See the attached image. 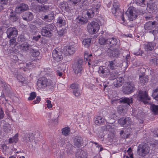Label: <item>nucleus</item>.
Wrapping results in <instances>:
<instances>
[{"mask_svg": "<svg viewBox=\"0 0 158 158\" xmlns=\"http://www.w3.org/2000/svg\"><path fill=\"white\" fill-rule=\"evenodd\" d=\"M100 4H96L89 7L86 11L84 12L82 15H86L87 17H83L82 16H78L76 19L77 22L80 24H84L87 23L88 20L87 18H92L99 12Z\"/></svg>", "mask_w": 158, "mask_h": 158, "instance_id": "obj_1", "label": "nucleus"}, {"mask_svg": "<svg viewBox=\"0 0 158 158\" xmlns=\"http://www.w3.org/2000/svg\"><path fill=\"white\" fill-rule=\"evenodd\" d=\"M37 84L38 87L44 88L47 86L52 85L53 82L51 80L45 77H43L38 79Z\"/></svg>", "mask_w": 158, "mask_h": 158, "instance_id": "obj_2", "label": "nucleus"}, {"mask_svg": "<svg viewBox=\"0 0 158 158\" xmlns=\"http://www.w3.org/2000/svg\"><path fill=\"white\" fill-rule=\"evenodd\" d=\"M150 148L146 144H141L138 147L137 153L140 156L144 157L149 152Z\"/></svg>", "mask_w": 158, "mask_h": 158, "instance_id": "obj_3", "label": "nucleus"}, {"mask_svg": "<svg viewBox=\"0 0 158 158\" xmlns=\"http://www.w3.org/2000/svg\"><path fill=\"white\" fill-rule=\"evenodd\" d=\"M135 85L133 82H127L123 87V92L127 94L132 93L135 91Z\"/></svg>", "mask_w": 158, "mask_h": 158, "instance_id": "obj_4", "label": "nucleus"}, {"mask_svg": "<svg viewBox=\"0 0 158 158\" xmlns=\"http://www.w3.org/2000/svg\"><path fill=\"white\" fill-rule=\"evenodd\" d=\"M55 27L54 24H49L42 27L41 33L43 36L50 37L52 35V30Z\"/></svg>", "mask_w": 158, "mask_h": 158, "instance_id": "obj_5", "label": "nucleus"}, {"mask_svg": "<svg viewBox=\"0 0 158 158\" xmlns=\"http://www.w3.org/2000/svg\"><path fill=\"white\" fill-rule=\"evenodd\" d=\"M87 28L89 33L93 34L98 31L99 29V26L98 23L93 21L88 23L87 26Z\"/></svg>", "mask_w": 158, "mask_h": 158, "instance_id": "obj_6", "label": "nucleus"}, {"mask_svg": "<svg viewBox=\"0 0 158 158\" xmlns=\"http://www.w3.org/2000/svg\"><path fill=\"white\" fill-rule=\"evenodd\" d=\"M83 61L82 59H79L77 62L74 65L73 71L78 76H80L83 70L82 64Z\"/></svg>", "mask_w": 158, "mask_h": 158, "instance_id": "obj_7", "label": "nucleus"}, {"mask_svg": "<svg viewBox=\"0 0 158 158\" xmlns=\"http://www.w3.org/2000/svg\"><path fill=\"white\" fill-rule=\"evenodd\" d=\"M137 99L139 101L142 102L144 104H146L148 103L147 101L150 100V98L146 91L140 90L138 94Z\"/></svg>", "mask_w": 158, "mask_h": 158, "instance_id": "obj_8", "label": "nucleus"}, {"mask_svg": "<svg viewBox=\"0 0 158 158\" xmlns=\"http://www.w3.org/2000/svg\"><path fill=\"white\" fill-rule=\"evenodd\" d=\"M135 8L133 6L129 7L125 14L130 20L133 21L137 17V15L135 11Z\"/></svg>", "mask_w": 158, "mask_h": 158, "instance_id": "obj_9", "label": "nucleus"}, {"mask_svg": "<svg viewBox=\"0 0 158 158\" xmlns=\"http://www.w3.org/2000/svg\"><path fill=\"white\" fill-rule=\"evenodd\" d=\"M120 50L119 48H113L112 49L108 48L106 52L108 56L110 57H117L121 53Z\"/></svg>", "mask_w": 158, "mask_h": 158, "instance_id": "obj_10", "label": "nucleus"}, {"mask_svg": "<svg viewBox=\"0 0 158 158\" xmlns=\"http://www.w3.org/2000/svg\"><path fill=\"white\" fill-rule=\"evenodd\" d=\"M62 53L59 49H56L52 52V57L55 60L57 61H60L63 59Z\"/></svg>", "mask_w": 158, "mask_h": 158, "instance_id": "obj_11", "label": "nucleus"}, {"mask_svg": "<svg viewBox=\"0 0 158 158\" xmlns=\"http://www.w3.org/2000/svg\"><path fill=\"white\" fill-rule=\"evenodd\" d=\"M7 37L10 39L16 36L18 34V31L15 27H10L8 28L6 31Z\"/></svg>", "mask_w": 158, "mask_h": 158, "instance_id": "obj_12", "label": "nucleus"}, {"mask_svg": "<svg viewBox=\"0 0 158 158\" xmlns=\"http://www.w3.org/2000/svg\"><path fill=\"white\" fill-rule=\"evenodd\" d=\"M110 70L105 66H100L99 68L98 72L101 76L104 78H107Z\"/></svg>", "mask_w": 158, "mask_h": 158, "instance_id": "obj_13", "label": "nucleus"}, {"mask_svg": "<svg viewBox=\"0 0 158 158\" xmlns=\"http://www.w3.org/2000/svg\"><path fill=\"white\" fill-rule=\"evenodd\" d=\"M118 122L119 124L123 127H126L131 124L132 123L131 118L129 117L121 118Z\"/></svg>", "mask_w": 158, "mask_h": 158, "instance_id": "obj_14", "label": "nucleus"}, {"mask_svg": "<svg viewBox=\"0 0 158 158\" xmlns=\"http://www.w3.org/2000/svg\"><path fill=\"white\" fill-rule=\"evenodd\" d=\"M28 9V5L25 3H21L18 5L16 7L15 10L17 13H21Z\"/></svg>", "mask_w": 158, "mask_h": 158, "instance_id": "obj_15", "label": "nucleus"}, {"mask_svg": "<svg viewBox=\"0 0 158 158\" xmlns=\"http://www.w3.org/2000/svg\"><path fill=\"white\" fill-rule=\"evenodd\" d=\"M157 24V23L156 21H149L145 24L144 28L146 30H152L156 27Z\"/></svg>", "mask_w": 158, "mask_h": 158, "instance_id": "obj_16", "label": "nucleus"}, {"mask_svg": "<svg viewBox=\"0 0 158 158\" xmlns=\"http://www.w3.org/2000/svg\"><path fill=\"white\" fill-rule=\"evenodd\" d=\"M32 45L29 44L27 42H24L21 44L20 46L21 50L25 52H27L31 50Z\"/></svg>", "mask_w": 158, "mask_h": 158, "instance_id": "obj_17", "label": "nucleus"}, {"mask_svg": "<svg viewBox=\"0 0 158 158\" xmlns=\"http://www.w3.org/2000/svg\"><path fill=\"white\" fill-rule=\"evenodd\" d=\"M148 11L149 13L155 14L157 11V6L154 3L149 4L147 5Z\"/></svg>", "mask_w": 158, "mask_h": 158, "instance_id": "obj_18", "label": "nucleus"}, {"mask_svg": "<svg viewBox=\"0 0 158 158\" xmlns=\"http://www.w3.org/2000/svg\"><path fill=\"white\" fill-rule=\"evenodd\" d=\"M33 18L34 16L33 13L29 11L24 13L22 16L23 19L27 22L31 21Z\"/></svg>", "mask_w": 158, "mask_h": 158, "instance_id": "obj_19", "label": "nucleus"}, {"mask_svg": "<svg viewBox=\"0 0 158 158\" xmlns=\"http://www.w3.org/2000/svg\"><path fill=\"white\" fill-rule=\"evenodd\" d=\"M108 63L107 67L110 70H116L119 66V64L117 63L116 61L115 60L109 61Z\"/></svg>", "mask_w": 158, "mask_h": 158, "instance_id": "obj_20", "label": "nucleus"}, {"mask_svg": "<svg viewBox=\"0 0 158 158\" xmlns=\"http://www.w3.org/2000/svg\"><path fill=\"white\" fill-rule=\"evenodd\" d=\"M118 74L116 70H110L107 78L110 80H114L118 77Z\"/></svg>", "mask_w": 158, "mask_h": 158, "instance_id": "obj_21", "label": "nucleus"}, {"mask_svg": "<svg viewBox=\"0 0 158 158\" xmlns=\"http://www.w3.org/2000/svg\"><path fill=\"white\" fill-rule=\"evenodd\" d=\"M156 44L153 42H148L145 44V49L147 51H151L154 48Z\"/></svg>", "mask_w": 158, "mask_h": 158, "instance_id": "obj_22", "label": "nucleus"}, {"mask_svg": "<svg viewBox=\"0 0 158 158\" xmlns=\"http://www.w3.org/2000/svg\"><path fill=\"white\" fill-rule=\"evenodd\" d=\"M123 78L122 77H117L113 82L114 85L116 87H119L122 85L123 83Z\"/></svg>", "mask_w": 158, "mask_h": 158, "instance_id": "obj_23", "label": "nucleus"}, {"mask_svg": "<svg viewBox=\"0 0 158 158\" xmlns=\"http://www.w3.org/2000/svg\"><path fill=\"white\" fill-rule=\"evenodd\" d=\"M86 152L84 150H79L76 154V158H87Z\"/></svg>", "mask_w": 158, "mask_h": 158, "instance_id": "obj_24", "label": "nucleus"}, {"mask_svg": "<svg viewBox=\"0 0 158 158\" xmlns=\"http://www.w3.org/2000/svg\"><path fill=\"white\" fill-rule=\"evenodd\" d=\"M82 138L80 136H76L74 139V145L77 148H79L81 146V143L82 142Z\"/></svg>", "mask_w": 158, "mask_h": 158, "instance_id": "obj_25", "label": "nucleus"}, {"mask_svg": "<svg viewBox=\"0 0 158 158\" xmlns=\"http://www.w3.org/2000/svg\"><path fill=\"white\" fill-rule=\"evenodd\" d=\"M34 139L33 135L32 133H30L25 135L24 140L26 142L29 143L32 141Z\"/></svg>", "mask_w": 158, "mask_h": 158, "instance_id": "obj_26", "label": "nucleus"}, {"mask_svg": "<svg viewBox=\"0 0 158 158\" xmlns=\"http://www.w3.org/2000/svg\"><path fill=\"white\" fill-rule=\"evenodd\" d=\"M106 41L107 44H109L111 46L116 45L118 42L117 39L113 37L107 39Z\"/></svg>", "mask_w": 158, "mask_h": 158, "instance_id": "obj_27", "label": "nucleus"}, {"mask_svg": "<svg viewBox=\"0 0 158 158\" xmlns=\"http://www.w3.org/2000/svg\"><path fill=\"white\" fill-rule=\"evenodd\" d=\"M92 55L91 54L89 55L88 52H85L84 54V59L86 61H88V64L89 65L92 64L91 58Z\"/></svg>", "mask_w": 158, "mask_h": 158, "instance_id": "obj_28", "label": "nucleus"}, {"mask_svg": "<svg viewBox=\"0 0 158 158\" xmlns=\"http://www.w3.org/2000/svg\"><path fill=\"white\" fill-rule=\"evenodd\" d=\"M19 19L18 16H17L15 12L12 11L9 15V19L10 21L15 22L17 21Z\"/></svg>", "mask_w": 158, "mask_h": 158, "instance_id": "obj_29", "label": "nucleus"}, {"mask_svg": "<svg viewBox=\"0 0 158 158\" xmlns=\"http://www.w3.org/2000/svg\"><path fill=\"white\" fill-rule=\"evenodd\" d=\"M65 48L66 52L69 55L73 54L75 52V48L73 46H68Z\"/></svg>", "mask_w": 158, "mask_h": 158, "instance_id": "obj_30", "label": "nucleus"}, {"mask_svg": "<svg viewBox=\"0 0 158 158\" xmlns=\"http://www.w3.org/2000/svg\"><path fill=\"white\" fill-rule=\"evenodd\" d=\"M133 113L134 115L138 119H141L144 117V113L142 111L139 112L138 110H136L134 111Z\"/></svg>", "mask_w": 158, "mask_h": 158, "instance_id": "obj_31", "label": "nucleus"}, {"mask_svg": "<svg viewBox=\"0 0 158 158\" xmlns=\"http://www.w3.org/2000/svg\"><path fill=\"white\" fill-rule=\"evenodd\" d=\"M119 101L121 102H124L126 103L129 105H130V103H131L133 102V99L132 98H131L130 99L129 98H122L120 99Z\"/></svg>", "mask_w": 158, "mask_h": 158, "instance_id": "obj_32", "label": "nucleus"}, {"mask_svg": "<svg viewBox=\"0 0 158 158\" xmlns=\"http://www.w3.org/2000/svg\"><path fill=\"white\" fill-rule=\"evenodd\" d=\"M105 119L101 116H98L95 120V123L97 125H100L105 122Z\"/></svg>", "mask_w": 158, "mask_h": 158, "instance_id": "obj_33", "label": "nucleus"}, {"mask_svg": "<svg viewBox=\"0 0 158 158\" xmlns=\"http://www.w3.org/2000/svg\"><path fill=\"white\" fill-rule=\"evenodd\" d=\"M119 4L117 2H114L113 3V7L112 8V11L113 14H116L118 11Z\"/></svg>", "mask_w": 158, "mask_h": 158, "instance_id": "obj_34", "label": "nucleus"}, {"mask_svg": "<svg viewBox=\"0 0 158 158\" xmlns=\"http://www.w3.org/2000/svg\"><path fill=\"white\" fill-rule=\"evenodd\" d=\"M150 109L154 114L158 115V106L154 104H152L150 106Z\"/></svg>", "mask_w": 158, "mask_h": 158, "instance_id": "obj_35", "label": "nucleus"}, {"mask_svg": "<svg viewBox=\"0 0 158 158\" xmlns=\"http://www.w3.org/2000/svg\"><path fill=\"white\" fill-rule=\"evenodd\" d=\"M148 77L147 76H142L139 77V80L141 83L144 84L148 82Z\"/></svg>", "mask_w": 158, "mask_h": 158, "instance_id": "obj_36", "label": "nucleus"}, {"mask_svg": "<svg viewBox=\"0 0 158 158\" xmlns=\"http://www.w3.org/2000/svg\"><path fill=\"white\" fill-rule=\"evenodd\" d=\"M18 134H16L13 137L9 139V142L10 143H16L18 140Z\"/></svg>", "mask_w": 158, "mask_h": 158, "instance_id": "obj_37", "label": "nucleus"}, {"mask_svg": "<svg viewBox=\"0 0 158 158\" xmlns=\"http://www.w3.org/2000/svg\"><path fill=\"white\" fill-rule=\"evenodd\" d=\"M82 43L85 47H89L91 43V39L87 38L84 39L83 40Z\"/></svg>", "mask_w": 158, "mask_h": 158, "instance_id": "obj_38", "label": "nucleus"}, {"mask_svg": "<svg viewBox=\"0 0 158 158\" xmlns=\"http://www.w3.org/2000/svg\"><path fill=\"white\" fill-rule=\"evenodd\" d=\"M37 28L34 25H31L30 26V31L33 34H34L38 31Z\"/></svg>", "mask_w": 158, "mask_h": 158, "instance_id": "obj_39", "label": "nucleus"}, {"mask_svg": "<svg viewBox=\"0 0 158 158\" xmlns=\"http://www.w3.org/2000/svg\"><path fill=\"white\" fill-rule=\"evenodd\" d=\"M70 132V128L68 127H65L62 130V134L65 136L69 135Z\"/></svg>", "mask_w": 158, "mask_h": 158, "instance_id": "obj_40", "label": "nucleus"}, {"mask_svg": "<svg viewBox=\"0 0 158 158\" xmlns=\"http://www.w3.org/2000/svg\"><path fill=\"white\" fill-rule=\"evenodd\" d=\"M135 1L138 6L144 7L146 5L145 0H135Z\"/></svg>", "mask_w": 158, "mask_h": 158, "instance_id": "obj_41", "label": "nucleus"}, {"mask_svg": "<svg viewBox=\"0 0 158 158\" xmlns=\"http://www.w3.org/2000/svg\"><path fill=\"white\" fill-rule=\"evenodd\" d=\"M123 57H125L126 58V61H124L122 63V65L123 66V64H127V61L130 59V54L128 52H125L123 54Z\"/></svg>", "mask_w": 158, "mask_h": 158, "instance_id": "obj_42", "label": "nucleus"}, {"mask_svg": "<svg viewBox=\"0 0 158 158\" xmlns=\"http://www.w3.org/2000/svg\"><path fill=\"white\" fill-rule=\"evenodd\" d=\"M30 51L31 55L33 57H37L40 54V52L38 50L34 49L33 48H32Z\"/></svg>", "mask_w": 158, "mask_h": 158, "instance_id": "obj_43", "label": "nucleus"}, {"mask_svg": "<svg viewBox=\"0 0 158 158\" xmlns=\"http://www.w3.org/2000/svg\"><path fill=\"white\" fill-rule=\"evenodd\" d=\"M152 96L154 99L157 101H158V86L156 89L153 90Z\"/></svg>", "mask_w": 158, "mask_h": 158, "instance_id": "obj_44", "label": "nucleus"}, {"mask_svg": "<svg viewBox=\"0 0 158 158\" xmlns=\"http://www.w3.org/2000/svg\"><path fill=\"white\" fill-rule=\"evenodd\" d=\"M150 63L152 65L155 67L157 66L158 65V58H154L150 60Z\"/></svg>", "mask_w": 158, "mask_h": 158, "instance_id": "obj_45", "label": "nucleus"}, {"mask_svg": "<svg viewBox=\"0 0 158 158\" xmlns=\"http://www.w3.org/2000/svg\"><path fill=\"white\" fill-rule=\"evenodd\" d=\"M57 23L59 24V26H64L65 24V21L62 18L60 17L57 20Z\"/></svg>", "mask_w": 158, "mask_h": 158, "instance_id": "obj_46", "label": "nucleus"}, {"mask_svg": "<svg viewBox=\"0 0 158 158\" xmlns=\"http://www.w3.org/2000/svg\"><path fill=\"white\" fill-rule=\"evenodd\" d=\"M4 131L6 133H10L11 131L10 126L9 125L6 126V125L3 127Z\"/></svg>", "mask_w": 158, "mask_h": 158, "instance_id": "obj_47", "label": "nucleus"}, {"mask_svg": "<svg viewBox=\"0 0 158 158\" xmlns=\"http://www.w3.org/2000/svg\"><path fill=\"white\" fill-rule=\"evenodd\" d=\"M107 39L105 40L103 37H99V43L101 45H103L105 43H107Z\"/></svg>", "mask_w": 158, "mask_h": 158, "instance_id": "obj_48", "label": "nucleus"}, {"mask_svg": "<svg viewBox=\"0 0 158 158\" xmlns=\"http://www.w3.org/2000/svg\"><path fill=\"white\" fill-rule=\"evenodd\" d=\"M150 146L152 148L158 147V141L153 140L150 143Z\"/></svg>", "mask_w": 158, "mask_h": 158, "instance_id": "obj_49", "label": "nucleus"}, {"mask_svg": "<svg viewBox=\"0 0 158 158\" xmlns=\"http://www.w3.org/2000/svg\"><path fill=\"white\" fill-rule=\"evenodd\" d=\"M70 88L73 90V91L76 90L79 88V85L77 83H73L71 85Z\"/></svg>", "mask_w": 158, "mask_h": 158, "instance_id": "obj_50", "label": "nucleus"}, {"mask_svg": "<svg viewBox=\"0 0 158 158\" xmlns=\"http://www.w3.org/2000/svg\"><path fill=\"white\" fill-rule=\"evenodd\" d=\"M36 97V94L35 92H33L30 94V97L28 98V100H31L34 99Z\"/></svg>", "mask_w": 158, "mask_h": 158, "instance_id": "obj_51", "label": "nucleus"}, {"mask_svg": "<svg viewBox=\"0 0 158 158\" xmlns=\"http://www.w3.org/2000/svg\"><path fill=\"white\" fill-rule=\"evenodd\" d=\"M81 0H69V2L74 5H78Z\"/></svg>", "mask_w": 158, "mask_h": 158, "instance_id": "obj_52", "label": "nucleus"}, {"mask_svg": "<svg viewBox=\"0 0 158 158\" xmlns=\"http://www.w3.org/2000/svg\"><path fill=\"white\" fill-rule=\"evenodd\" d=\"M73 94L76 96H80L81 94V92L78 88L77 90H74L73 91Z\"/></svg>", "mask_w": 158, "mask_h": 158, "instance_id": "obj_53", "label": "nucleus"}, {"mask_svg": "<svg viewBox=\"0 0 158 158\" xmlns=\"http://www.w3.org/2000/svg\"><path fill=\"white\" fill-rule=\"evenodd\" d=\"M49 9V6L47 5H44L41 7V9L42 10L44 11L45 10H48Z\"/></svg>", "mask_w": 158, "mask_h": 158, "instance_id": "obj_54", "label": "nucleus"}, {"mask_svg": "<svg viewBox=\"0 0 158 158\" xmlns=\"http://www.w3.org/2000/svg\"><path fill=\"white\" fill-rule=\"evenodd\" d=\"M152 135L154 137H158V129H155L152 132Z\"/></svg>", "mask_w": 158, "mask_h": 158, "instance_id": "obj_55", "label": "nucleus"}, {"mask_svg": "<svg viewBox=\"0 0 158 158\" xmlns=\"http://www.w3.org/2000/svg\"><path fill=\"white\" fill-rule=\"evenodd\" d=\"M46 102L47 103V106L48 108H50L52 106V105L51 104V101L49 100H47L46 101Z\"/></svg>", "mask_w": 158, "mask_h": 158, "instance_id": "obj_56", "label": "nucleus"}, {"mask_svg": "<svg viewBox=\"0 0 158 158\" xmlns=\"http://www.w3.org/2000/svg\"><path fill=\"white\" fill-rule=\"evenodd\" d=\"M25 40L23 35H21L19 36L18 38V40L19 42H22Z\"/></svg>", "mask_w": 158, "mask_h": 158, "instance_id": "obj_57", "label": "nucleus"}, {"mask_svg": "<svg viewBox=\"0 0 158 158\" xmlns=\"http://www.w3.org/2000/svg\"><path fill=\"white\" fill-rule=\"evenodd\" d=\"M22 77L21 79L19 80V82H20L22 84L24 83V82L25 81V78L23 77V76L21 75H18L17 76V78Z\"/></svg>", "mask_w": 158, "mask_h": 158, "instance_id": "obj_58", "label": "nucleus"}, {"mask_svg": "<svg viewBox=\"0 0 158 158\" xmlns=\"http://www.w3.org/2000/svg\"><path fill=\"white\" fill-rule=\"evenodd\" d=\"M65 32L64 30L61 29L58 31V35L60 36H62L65 34Z\"/></svg>", "mask_w": 158, "mask_h": 158, "instance_id": "obj_59", "label": "nucleus"}, {"mask_svg": "<svg viewBox=\"0 0 158 158\" xmlns=\"http://www.w3.org/2000/svg\"><path fill=\"white\" fill-rule=\"evenodd\" d=\"M8 0H0V3L1 5L5 6L8 3Z\"/></svg>", "mask_w": 158, "mask_h": 158, "instance_id": "obj_60", "label": "nucleus"}, {"mask_svg": "<svg viewBox=\"0 0 158 158\" xmlns=\"http://www.w3.org/2000/svg\"><path fill=\"white\" fill-rule=\"evenodd\" d=\"M49 17V19L51 20L53 19L54 16V13L51 12L50 13L47 15Z\"/></svg>", "mask_w": 158, "mask_h": 158, "instance_id": "obj_61", "label": "nucleus"}, {"mask_svg": "<svg viewBox=\"0 0 158 158\" xmlns=\"http://www.w3.org/2000/svg\"><path fill=\"white\" fill-rule=\"evenodd\" d=\"M41 38V35H38L37 36H34L32 38L33 40L37 41L39 40L40 38Z\"/></svg>", "mask_w": 158, "mask_h": 158, "instance_id": "obj_62", "label": "nucleus"}, {"mask_svg": "<svg viewBox=\"0 0 158 158\" xmlns=\"http://www.w3.org/2000/svg\"><path fill=\"white\" fill-rule=\"evenodd\" d=\"M12 39L10 40V42L11 45H13L16 42V39L15 37L12 38Z\"/></svg>", "mask_w": 158, "mask_h": 158, "instance_id": "obj_63", "label": "nucleus"}, {"mask_svg": "<svg viewBox=\"0 0 158 158\" xmlns=\"http://www.w3.org/2000/svg\"><path fill=\"white\" fill-rule=\"evenodd\" d=\"M42 18L44 20L48 22H50L51 20L49 19V17H48V15H45L44 16H43Z\"/></svg>", "mask_w": 158, "mask_h": 158, "instance_id": "obj_64", "label": "nucleus"}]
</instances>
